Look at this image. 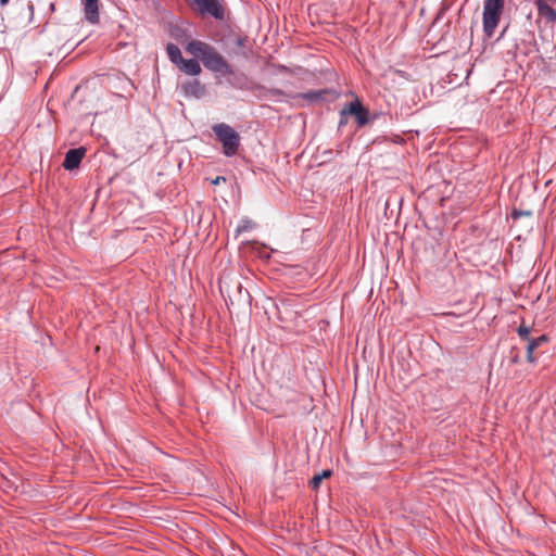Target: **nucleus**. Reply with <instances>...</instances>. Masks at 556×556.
Instances as JSON below:
<instances>
[{
  "label": "nucleus",
  "mask_w": 556,
  "mask_h": 556,
  "mask_svg": "<svg viewBox=\"0 0 556 556\" xmlns=\"http://www.w3.org/2000/svg\"><path fill=\"white\" fill-rule=\"evenodd\" d=\"M220 180L225 181L226 179H225V177H216V179L213 180V184L218 185Z\"/></svg>",
  "instance_id": "nucleus-21"
},
{
  "label": "nucleus",
  "mask_w": 556,
  "mask_h": 556,
  "mask_svg": "<svg viewBox=\"0 0 556 556\" xmlns=\"http://www.w3.org/2000/svg\"><path fill=\"white\" fill-rule=\"evenodd\" d=\"M348 115H345L344 117H342L340 115V121H339V127H342L344 126L346 123H348V118H346Z\"/></svg>",
  "instance_id": "nucleus-19"
},
{
  "label": "nucleus",
  "mask_w": 556,
  "mask_h": 556,
  "mask_svg": "<svg viewBox=\"0 0 556 556\" xmlns=\"http://www.w3.org/2000/svg\"><path fill=\"white\" fill-rule=\"evenodd\" d=\"M87 21L94 24L99 21L98 0H83Z\"/></svg>",
  "instance_id": "nucleus-11"
},
{
  "label": "nucleus",
  "mask_w": 556,
  "mask_h": 556,
  "mask_svg": "<svg viewBox=\"0 0 556 556\" xmlns=\"http://www.w3.org/2000/svg\"><path fill=\"white\" fill-rule=\"evenodd\" d=\"M547 341V337L545 334L540 336L539 338L529 340L528 346H527V359L529 363L534 362L533 352L534 350H538V348L543 343Z\"/></svg>",
  "instance_id": "nucleus-12"
},
{
  "label": "nucleus",
  "mask_w": 556,
  "mask_h": 556,
  "mask_svg": "<svg viewBox=\"0 0 556 556\" xmlns=\"http://www.w3.org/2000/svg\"><path fill=\"white\" fill-rule=\"evenodd\" d=\"M193 2L198 5L201 14H208L219 21L224 20L225 10L219 0H193Z\"/></svg>",
  "instance_id": "nucleus-6"
},
{
  "label": "nucleus",
  "mask_w": 556,
  "mask_h": 556,
  "mask_svg": "<svg viewBox=\"0 0 556 556\" xmlns=\"http://www.w3.org/2000/svg\"><path fill=\"white\" fill-rule=\"evenodd\" d=\"M517 333H518V336H519L521 339L527 340V341H529V340H530V339H529V334H530V329H529V327H527V326H525V325L519 326V327H518V329H517Z\"/></svg>",
  "instance_id": "nucleus-16"
},
{
  "label": "nucleus",
  "mask_w": 556,
  "mask_h": 556,
  "mask_svg": "<svg viewBox=\"0 0 556 556\" xmlns=\"http://www.w3.org/2000/svg\"><path fill=\"white\" fill-rule=\"evenodd\" d=\"M85 153L86 150L84 148L70 149L65 154L63 167L66 170H73L75 168H78L79 164L81 163L85 156Z\"/></svg>",
  "instance_id": "nucleus-8"
},
{
  "label": "nucleus",
  "mask_w": 556,
  "mask_h": 556,
  "mask_svg": "<svg viewBox=\"0 0 556 556\" xmlns=\"http://www.w3.org/2000/svg\"><path fill=\"white\" fill-rule=\"evenodd\" d=\"M187 52L199 58L204 67L213 73L223 76L233 75L235 71L227 60L210 43L201 40H191L187 47Z\"/></svg>",
  "instance_id": "nucleus-1"
},
{
  "label": "nucleus",
  "mask_w": 556,
  "mask_h": 556,
  "mask_svg": "<svg viewBox=\"0 0 556 556\" xmlns=\"http://www.w3.org/2000/svg\"><path fill=\"white\" fill-rule=\"evenodd\" d=\"M181 88L186 97L195 99L202 98L206 92L205 86L199 79L187 81L181 86Z\"/></svg>",
  "instance_id": "nucleus-9"
},
{
  "label": "nucleus",
  "mask_w": 556,
  "mask_h": 556,
  "mask_svg": "<svg viewBox=\"0 0 556 556\" xmlns=\"http://www.w3.org/2000/svg\"><path fill=\"white\" fill-rule=\"evenodd\" d=\"M9 1H10V0H0V4H1V5H5V4H8V3H9Z\"/></svg>",
  "instance_id": "nucleus-22"
},
{
  "label": "nucleus",
  "mask_w": 556,
  "mask_h": 556,
  "mask_svg": "<svg viewBox=\"0 0 556 556\" xmlns=\"http://www.w3.org/2000/svg\"><path fill=\"white\" fill-rule=\"evenodd\" d=\"M180 71L186 73L187 75L197 76L202 72L200 63L195 59H182L178 64Z\"/></svg>",
  "instance_id": "nucleus-10"
},
{
  "label": "nucleus",
  "mask_w": 556,
  "mask_h": 556,
  "mask_svg": "<svg viewBox=\"0 0 556 556\" xmlns=\"http://www.w3.org/2000/svg\"><path fill=\"white\" fill-rule=\"evenodd\" d=\"M505 0H484L482 24L485 37L491 38L504 12Z\"/></svg>",
  "instance_id": "nucleus-3"
},
{
  "label": "nucleus",
  "mask_w": 556,
  "mask_h": 556,
  "mask_svg": "<svg viewBox=\"0 0 556 556\" xmlns=\"http://www.w3.org/2000/svg\"><path fill=\"white\" fill-rule=\"evenodd\" d=\"M244 42H245V38H244V37H238V39H237V45H238V46H240V47H241V46H243V45H244Z\"/></svg>",
  "instance_id": "nucleus-20"
},
{
  "label": "nucleus",
  "mask_w": 556,
  "mask_h": 556,
  "mask_svg": "<svg viewBox=\"0 0 556 556\" xmlns=\"http://www.w3.org/2000/svg\"><path fill=\"white\" fill-rule=\"evenodd\" d=\"M28 9H29L30 13L33 14V12H34V4L29 3Z\"/></svg>",
  "instance_id": "nucleus-23"
},
{
  "label": "nucleus",
  "mask_w": 556,
  "mask_h": 556,
  "mask_svg": "<svg viewBox=\"0 0 556 556\" xmlns=\"http://www.w3.org/2000/svg\"><path fill=\"white\" fill-rule=\"evenodd\" d=\"M340 115L344 117L345 115H352L355 117L358 127L365 126L369 122V112L368 110L361 103L358 99L346 104L341 111Z\"/></svg>",
  "instance_id": "nucleus-4"
},
{
  "label": "nucleus",
  "mask_w": 556,
  "mask_h": 556,
  "mask_svg": "<svg viewBox=\"0 0 556 556\" xmlns=\"http://www.w3.org/2000/svg\"><path fill=\"white\" fill-rule=\"evenodd\" d=\"M231 85H232L233 87L241 88V86H240L239 84H237V83H231Z\"/></svg>",
  "instance_id": "nucleus-24"
},
{
  "label": "nucleus",
  "mask_w": 556,
  "mask_h": 556,
  "mask_svg": "<svg viewBox=\"0 0 556 556\" xmlns=\"http://www.w3.org/2000/svg\"><path fill=\"white\" fill-rule=\"evenodd\" d=\"M513 362H514V363H517V362H518V356H517V355L513 358Z\"/></svg>",
  "instance_id": "nucleus-25"
},
{
  "label": "nucleus",
  "mask_w": 556,
  "mask_h": 556,
  "mask_svg": "<svg viewBox=\"0 0 556 556\" xmlns=\"http://www.w3.org/2000/svg\"><path fill=\"white\" fill-rule=\"evenodd\" d=\"M331 96V99L337 98V92L332 89H319V90H309L307 92L296 93L290 96L292 99H302L305 100L308 104L321 103L328 100V97Z\"/></svg>",
  "instance_id": "nucleus-5"
},
{
  "label": "nucleus",
  "mask_w": 556,
  "mask_h": 556,
  "mask_svg": "<svg viewBox=\"0 0 556 556\" xmlns=\"http://www.w3.org/2000/svg\"><path fill=\"white\" fill-rule=\"evenodd\" d=\"M531 215H532V213L530 211L514 210L511 213L513 219H518L521 216H531Z\"/></svg>",
  "instance_id": "nucleus-18"
},
{
  "label": "nucleus",
  "mask_w": 556,
  "mask_h": 556,
  "mask_svg": "<svg viewBox=\"0 0 556 556\" xmlns=\"http://www.w3.org/2000/svg\"><path fill=\"white\" fill-rule=\"evenodd\" d=\"M331 475H332V471L329 470V469L324 470L321 473L315 475L309 480V486L313 490H317L320 486V483L323 482V480L326 479V478H329Z\"/></svg>",
  "instance_id": "nucleus-14"
},
{
  "label": "nucleus",
  "mask_w": 556,
  "mask_h": 556,
  "mask_svg": "<svg viewBox=\"0 0 556 556\" xmlns=\"http://www.w3.org/2000/svg\"><path fill=\"white\" fill-rule=\"evenodd\" d=\"M253 227H254V224L252 220H250L249 218H243L240 220V224L238 225L236 231H237V233H241V232L252 229Z\"/></svg>",
  "instance_id": "nucleus-15"
},
{
  "label": "nucleus",
  "mask_w": 556,
  "mask_h": 556,
  "mask_svg": "<svg viewBox=\"0 0 556 556\" xmlns=\"http://www.w3.org/2000/svg\"><path fill=\"white\" fill-rule=\"evenodd\" d=\"M217 140L222 143L223 153L230 157L238 153L241 138L240 135L228 124L219 123L212 126Z\"/></svg>",
  "instance_id": "nucleus-2"
},
{
  "label": "nucleus",
  "mask_w": 556,
  "mask_h": 556,
  "mask_svg": "<svg viewBox=\"0 0 556 556\" xmlns=\"http://www.w3.org/2000/svg\"><path fill=\"white\" fill-rule=\"evenodd\" d=\"M267 94L270 98L288 97V94L286 92H283L280 89H276V88L268 89Z\"/></svg>",
  "instance_id": "nucleus-17"
},
{
  "label": "nucleus",
  "mask_w": 556,
  "mask_h": 556,
  "mask_svg": "<svg viewBox=\"0 0 556 556\" xmlns=\"http://www.w3.org/2000/svg\"><path fill=\"white\" fill-rule=\"evenodd\" d=\"M166 52L168 59L176 65H178L184 59L180 49L175 43H168L166 47Z\"/></svg>",
  "instance_id": "nucleus-13"
},
{
  "label": "nucleus",
  "mask_w": 556,
  "mask_h": 556,
  "mask_svg": "<svg viewBox=\"0 0 556 556\" xmlns=\"http://www.w3.org/2000/svg\"><path fill=\"white\" fill-rule=\"evenodd\" d=\"M539 16L545 18L547 23L556 22V10L552 4H556V0H533Z\"/></svg>",
  "instance_id": "nucleus-7"
}]
</instances>
